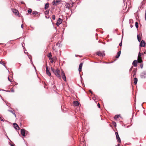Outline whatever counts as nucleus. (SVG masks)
Wrapping results in <instances>:
<instances>
[{
	"label": "nucleus",
	"mask_w": 146,
	"mask_h": 146,
	"mask_svg": "<svg viewBox=\"0 0 146 146\" xmlns=\"http://www.w3.org/2000/svg\"><path fill=\"white\" fill-rule=\"evenodd\" d=\"M62 77V79L64 81H66V77L65 75V74L64 72L62 70V73L61 74Z\"/></svg>",
	"instance_id": "obj_3"
},
{
	"label": "nucleus",
	"mask_w": 146,
	"mask_h": 146,
	"mask_svg": "<svg viewBox=\"0 0 146 146\" xmlns=\"http://www.w3.org/2000/svg\"><path fill=\"white\" fill-rule=\"evenodd\" d=\"M135 75H136V74H133V77H135Z\"/></svg>",
	"instance_id": "obj_42"
},
{
	"label": "nucleus",
	"mask_w": 146,
	"mask_h": 146,
	"mask_svg": "<svg viewBox=\"0 0 146 146\" xmlns=\"http://www.w3.org/2000/svg\"><path fill=\"white\" fill-rule=\"evenodd\" d=\"M8 80L10 81V82H11L12 81V80L11 79H10L9 78V77H8Z\"/></svg>",
	"instance_id": "obj_34"
},
{
	"label": "nucleus",
	"mask_w": 146,
	"mask_h": 146,
	"mask_svg": "<svg viewBox=\"0 0 146 146\" xmlns=\"http://www.w3.org/2000/svg\"><path fill=\"white\" fill-rule=\"evenodd\" d=\"M139 46L141 47H144L145 46V41L143 40H142Z\"/></svg>",
	"instance_id": "obj_5"
},
{
	"label": "nucleus",
	"mask_w": 146,
	"mask_h": 146,
	"mask_svg": "<svg viewBox=\"0 0 146 146\" xmlns=\"http://www.w3.org/2000/svg\"><path fill=\"white\" fill-rule=\"evenodd\" d=\"M135 26L136 28L138 29V23L137 22H136L135 23Z\"/></svg>",
	"instance_id": "obj_25"
},
{
	"label": "nucleus",
	"mask_w": 146,
	"mask_h": 146,
	"mask_svg": "<svg viewBox=\"0 0 146 146\" xmlns=\"http://www.w3.org/2000/svg\"><path fill=\"white\" fill-rule=\"evenodd\" d=\"M140 77L142 78H146V71H144L141 73L140 75Z\"/></svg>",
	"instance_id": "obj_4"
},
{
	"label": "nucleus",
	"mask_w": 146,
	"mask_h": 146,
	"mask_svg": "<svg viewBox=\"0 0 146 146\" xmlns=\"http://www.w3.org/2000/svg\"><path fill=\"white\" fill-rule=\"evenodd\" d=\"M66 8H68V9H69V7H68V6H67L66 7Z\"/></svg>",
	"instance_id": "obj_48"
},
{
	"label": "nucleus",
	"mask_w": 146,
	"mask_h": 146,
	"mask_svg": "<svg viewBox=\"0 0 146 146\" xmlns=\"http://www.w3.org/2000/svg\"><path fill=\"white\" fill-rule=\"evenodd\" d=\"M121 53V51H119V52H118L117 54V55L115 56V58H118L120 56Z\"/></svg>",
	"instance_id": "obj_18"
},
{
	"label": "nucleus",
	"mask_w": 146,
	"mask_h": 146,
	"mask_svg": "<svg viewBox=\"0 0 146 146\" xmlns=\"http://www.w3.org/2000/svg\"><path fill=\"white\" fill-rule=\"evenodd\" d=\"M11 146H14L13 145L11 144H10Z\"/></svg>",
	"instance_id": "obj_51"
},
{
	"label": "nucleus",
	"mask_w": 146,
	"mask_h": 146,
	"mask_svg": "<svg viewBox=\"0 0 146 146\" xmlns=\"http://www.w3.org/2000/svg\"><path fill=\"white\" fill-rule=\"evenodd\" d=\"M103 55H104V56H105V54L104 53L103 54Z\"/></svg>",
	"instance_id": "obj_53"
},
{
	"label": "nucleus",
	"mask_w": 146,
	"mask_h": 146,
	"mask_svg": "<svg viewBox=\"0 0 146 146\" xmlns=\"http://www.w3.org/2000/svg\"><path fill=\"white\" fill-rule=\"evenodd\" d=\"M7 104V106H8V105L7 104Z\"/></svg>",
	"instance_id": "obj_57"
},
{
	"label": "nucleus",
	"mask_w": 146,
	"mask_h": 146,
	"mask_svg": "<svg viewBox=\"0 0 146 146\" xmlns=\"http://www.w3.org/2000/svg\"><path fill=\"white\" fill-rule=\"evenodd\" d=\"M143 64H141L140 66L141 68H142L143 67Z\"/></svg>",
	"instance_id": "obj_38"
},
{
	"label": "nucleus",
	"mask_w": 146,
	"mask_h": 146,
	"mask_svg": "<svg viewBox=\"0 0 146 146\" xmlns=\"http://www.w3.org/2000/svg\"><path fill=\"white\" fill-rule=\"evenodd\" d=\"M52 19L53 20H54L55 19V16L54 15H52Z\"/></svg>",
	"instance_id": "obj_30"
},
{
	"label": "nucleus",
	"mask_w": 146,
	"mask_h": 146,
	"mask_svg": "<svg viewBox=\"0 0 146 146\" xmlns=\"http://www.w3.org/2000/svg\"><path fill=\"white\" fill-rule=\"evenodd\" d=\"M133 26V25H130L131 28H132Z\"/></svg>",
	"instance_id": "obj_44"
},
{
	"label": "nucleus",
	"mask_w": 146,
	"mask_h": 146,
	"mask_svg": "<svg viewBox=\"0 0 146 146\" xmlns=\"http://www.w3.org/2000/svg\"><path fill=\"white\" fill-rule=\"evenodd\" d=\"M1 118V117H0V118Z\"/></svg>",
	"instance_id": "obj_58"
},
{
	"label": "nucleus",
	"mask_w": 146,
	"mask_h": 146,
	"mask_svg": "<svg viewBox=\"0 0 146 146\" xmlns=\"http://www.w3.org/2000/svg\"><path fill=\"white\" fill-rule=\"evenodd\" d=\"M137 70V69L136 68L133 69V74H136Z\"/></svg>",
	"instance_id": "obj_21"
},
{
	"label": "nucleus",
	"mask_w": 146,
	"mask_h": 146,
	"mask_svg": "<svg viewBox=\"0 0 146 146\" xmlns=\"http://www.w3.org/2000/svg\"><path fill=\"white\" fill-rule=\"evenodd\" d=\"M116 146H119V144H118L117 145H116Z\"/></svg>",
	"instance_id": "obj_52"
},
{
	"label": "nucleus",
	"mask_w": 146,
	"mask_h": 146,
	"mask_svg": "<svg viewBox=\"0 0 146 146\" xmlns=\"http://www.w3.org/2000/svg\"><path fill=\"white\" fill-rule=\"evenodd\" d=\"M133 66H132V67H131L130 68V69H129V72L131 71L132 70V69H133Z\"/></svg>",
	"instance_id": "obj_32"
},
{
	"label": "nucleus",
	"mask_w": 146,
	"mask_h": 146,
	"mask_svg": "<svg viewBox=\"0 0 146 146\" xmlns=\"http://www.w3.org/2000/svg\"><path fill=\"white\" fill-rule=\"evenodd\" d=\"M59 2V0H56V3H58Z\"/></svg>",
	"instance_id": "obj_41"
},
{
	"label": "nucleus",
	"mask_w": 146,
	"mask_h": 146,
	"mask_svg": "<svg viewBox=\"0 0 146 146\" xmlns=\"http://www.w3.org/2000/svg\"><path fill=\"white\" fill-rule=\"evenodd\" d=\"M12 11L13 13H15V15H19V13L18 10H16L15 9H12Z\"/></svg>",
	"instance_id": "obj_8"
},
{
	"label": "nucleus",
	"mask_w": 146,
	"mask_h": 146,
	"mask_svg": "<svg viewBox=\"0 0 146 146\" xmlns=\"http://www.w3.org/2000/svg\"><path fill=\"white\" fill-rule=\"evenodd\" d=\"M113 124L114 126L116 127V123L115 122H113Z\"/></svg>",
	"instance_id": "obj_31"
},
{
	"label": "nucleus",
	"mask_w": 146,
	"mask_h": 146,
	"mask_svg": "<svg viewBox=\"0 0 146 146\" xmlns=\"http://www.w3.org/2000/svg\"><path fill=\"white\" fill-rule=\"evenodd\" d=\"M96 54L98 56H104V55H103V53L100 51L97 52H96Z\"/></svg>",
	"instance_id": "obj_14"
},
{
	"label": "nucleus",
	"mask_w": 146,
	"mask_h": 146,
	"mask_svg": "<svg viewBox=\"0 0 146 146\" xmlns=\"http://www.w3.org/2000/svg\"><path fill=\"white\" fill-rule=\"evenodd\" d=\"M126 6H127V3H126Z\"/></svg>",
	"instance_id": "obj_56"
},
{
	"label": "nucleus",
	"mask_w": 146,
	"mask_h": 146,
	"mask_svg": "<svg viewBox=\"0 0 146 146\" xmlns=\"http://www.w3.org/2000/svg\"><path fill=\"white\" fill-rule=\"evenodd\" d=\"M51 70L55 75L58 78L61 79V76L60 74V72L59 69L56 68L55 69L52 67L51 68Z\"/></svg>",
	"instance_id": "obj_1"
},
{
	"label": "nucleus",
	"mask_w": 146,
	"mask_h": 146,
	"mask_svg": "<svg viewBox=\"0 0 146 146\" xmlns=\"http://www.w3.org/2000/svg\"><path fill=\"white\" fill-rule=\"evenodd\" d=\"M46 74L48 76H50L51 75V74L49 71L50 68H48V67L47 66V65L46 63Z\"/></svg>",
	"instance_id": "obj_2"
},
{
	"label": "nucleus",
	"mask_w": 146,
	"mask_h": 146,
	"mask_svg": "<svg viewBox=\"0 0 146 146\" xmlns=\"http://www.w3.org/2000/svg\"><path fill=\"white\" fill-rule=\"evenodd\" d=\"M62 19L60 18H58L56 23V25L58 26L62 23Z\"/></svg>",
	"instance_id": "obj_7"
},
{
	"label": "nucleus",
	"mask_w": 146,
	"mask_h": 146,
	"mask_svg": "<svg viewBox=\"0 0 146 146\" xmlns=\"http://www.w3.org/2000/svg\"><path fill=\"white\" fill-rule=\"evenodd\" d=\"M137 79L136 78H134V83L135 84H136L137 82Z\"/></svg>",
	"instance_id": "obj_19"
},
{
	"label": "nucleus",
	"mask_w": 146,
	"mask_h": 146,
	"mask_svg": "<svg viewBox=\"0 0 146 146\" xmlns=\"http://www.w3.org/2000/svg\"><path fill=\"white\" fill-rule=\"evenodd\" d=\"M49 10H46L44 12V14L45 15L48 14L49 13Z\"/></svg>",
	"instance_id": "obj_24"
},
{
	"label": "nucleus",
	"mask_w": 146,
	"mask_h": 146,
	"mask_svg": "<svg viewBox=\"0 0 146 146\" xmlns=\"http://www.w3.org/2000/svg\"><path fill=\"white\" fill-rule=\"evenodd\" d=\"M49 59L50 60H53V58L51 57L49 58Z\"/></svg>",
	"instance_id": "obj_40"
},
{
	"label": "nucleus",
	"mask_w": 146,
	"mask_h": 146,
	"mask_svg": "<svg viewBox=\"0 0 146 146\" xmlns=\"http://www.w3.org/2000/svg\"><path fill=\"white\" fill-rule=\"evenodd\" d=\"M53 60H51L50 61V62L52 63H53Z\"/></svg>",
	"instance_id": "obj_46"
},
{
	"label": "nucleus",
	"mask_w": 146,
	"mask_h": 146,
	"mask_svg": "<svg viewBox=\"0 0 146 146\" xmlns=\"http://www.w3.org/2000/svg\"><path fill=\"white\" fill-rule=\"evenodd\" d=\"M48 57V58H50V57H51L52 56V55L51 54V53L50 52V53H49L48 54V56H47Z\"/></svg>",
	"instance_id": "obj_27"
},
{
	"label": "nucleus",
	"mask_w": 146,
	"mask_h": 146,
	"mask_svg": "<svg viewBox=\"0 0 146 146\" xmlns=\"http://www.w3.org/2000/svg\"><path fill=\"white\" fill-rule=\"evenodd\" d=\"M119 115H116L114 117V119H116L118 118L119 117Z\"/></svg>",
	"instance_id": "obj_26"
},
{
	"label": "nucleus",
	"mask_w": 146,
	"mask_h": 146,
	"mask_svg": "<svg viewBox=\"0 0 146 146\" xmlns=\"http://www.w3.org/2000/svg\"><path fill=\"white\" fill-rule=\"evenodd\" d=\"M21 28L22 29H23V24H22L21 25Z\"/></svg>",
	"instance_id": "obj_39"
},
{
	"label": "nucleus",
	"mask_w": 146,
	"mask_h": 146,
	"mask_svg": "<svg viewBox=\"0 0 146 146\" xmlns=\"http://www.w3.org/2000/svg\"><path fill=\"white\" fill-rule=\"evenodd\" d=\"M13 125V126L15 129H17V128L19 127L18 125L16 123H14Z\"/></svg>",
	"instance_id": "obj_16"
},
{
	"label": "nucleus",
	"mask_w": 146,
	"mask_h": 146,
	"mask_svg": "<svg viewBox=\"0 0 146 146\" xmlns=\"http://www.w3.org/2000/svg\"><path fill=\"white\" fill-rule=\"evenodd\" d=\"M121 45H122V41L119 44V46H121Z\"/></svg>",
	"instance_id": "obj_37"
},
{
	"label": "nucleus",
	"mask_w": 146,
	"mask_h": 146,
	"mask_svg": "<svg viewBox=\"0 0 146 146\" xmlns=\"http://www.w3.org/2000/svg\"><path fill=\"white\" fill-rule=\"evenodd\" d=\"M8 110V111L12 113L15 117H16V115L14 111L11 110Z\"/></svg>",
	"instance_id": "obj_20"
},
{
	"label": "nucleus",
	"mask_w": 146,
	"mask_h": 146,
	"mask_svg": "<svg viewBox=\"0 0 146 146\" xmlns=\"http://www.w3.org/2000/svg\"><path fill=\"white\" fill-rule=\"evenodd\" d=\"M21 132L22 135L25 137V130L24 129H21Z\"/></svg>",
	"instance_id": "obj_9"
},
{
	"label": "nucleus",
	"mask_w": 146,
	"mask_h": 146,
	"mask_svg": "<svg viewBox=\"0 0 146 146\" xmlns=\"http://www.w3.org/2000/svg\"><path fill=\"white\" fill-rule=\"evenodd\" d=\"M3 90V91H6L7 92H10V91H9V90H7V91H6V90Z\"/></svg>",
	"instance_id": "obj_47"
},
{
	"label": "nucleus",
	"mask_w": 146,
	"mask_h": 146,
	"mask_svg": "<svg viewBox=\"0 0 146 146\" xmlns=\"http://www.w3.org/2000/svg\"><path fill=\"white\" fill-rule=\"evenodd\" d=\"M21 3L22 4H25V3H24V2L23 1H22L21 2Z\"/></svg>",
	"instance_id": "obj_43"
},
{
	"label": "nucleus",
	"mask_w": 146,
	"mask_h": 146,
	"mask_svg": "<svg viewBox=\"0 0 146 146\" xmlns=\"http://www.w3.org/2000/svg\"><path fill=\"white\" fill-rule=\"evenodd\" d=\"M137 38L138 41L139 42H140L141 41V38L138 35H137Z\"/></svg>",
	"instance_id": "obj_23"
},
{
	"label": "nucleus",
	"mask_w": 146,
	"mask_h": 146,
	"mask_svg": "<svg viewBox=\"0 0 146 146\" xmlns=\"http://www.w3.org/2000/svg\"><path fill=\"white\" fill-rule=\"evenodd\" d=\"M140 57H141V54L140 53V52H139L138 54L137 58H139Z\"/></svg>",
	"instance_id": "obj_29"
},
{
	"label": "nucleus",
	"mask_w": 146,
	"mask_h": 146,
	"mask_svg": "<svg viewBox=\"0 0 146 146\" xmlns=\"http://www.w3.org/2000/svg\"><path fill=\"white\" fill-rule=\"evenodd\" d=\"M83 65L82 63H81L79 65L78 70L79 72L81 71L82 66Z\"/></svg>",
	"instance_id": "obj_11"
},
{
	"label": "nucleus",
	"mask_w": 146,
	"mask_h": 146,
	"mask_svg": "<svg viewBox=\"0 0 146 146\" xmlns=\"http://www.w3.org/2000/svg\"><path fill=\"white\" fill-rule=\"evenodd\" d=\"M0 64H2L6 68H7V67L5 66V64L3 63L1 61H0Z\"/></svg>",
	"instance_id": "obj_22"
},
{
	"label": "nucleus",
	"mask_w": 146,
	"mask_h": 146,
	"mask_svg": "<svg viewBox=\"0 0 146 146\" xmlns=\"http://www.w3.org/2000/svg\"><path fill=\"white\" fill-rule=\"evenodd\" d=\"M49 3H46L45 5L44 8V9L46 10V9H47L49 7Z\"/></svg>",
	"instance_id": "obj_15"
},
{
	"label": "nucleus",
	"mask_w": 146,
	"mask_h": 146,
	"mask_svg": "<svg viewBox=\"0 0 146 146\" xmlns=\"http://www.w3.org/2000/svg\"><path fill=\"white\" fill-rule=\"evenodd\" d=\"M32 12V10L31 9H29L28 10V12L29 13H31Z\"/></svg>",
	"instance_id": "obj_28"
},
{
	"label": "nucleus",
	"mask_w": 146,
	"mask_h": 146,
	"mask_svg": "<svg viewBox=\"0 0 146 146\" xmlns=\"http://www.w3.org/2000/svg\"><path fill=\"white\" fill-rule=\"evenodd\" d=\"M115 134L116 136V138L117 140V141L119 143H121V140L120 139V138L119 136L118 133L117 132H116L115 133Z\"/></svg>",
	"instance_id": "obj_6"
},
{
	"label": "nucleus",
	"mask_w": 146,
	"mask_h": 146,
	"mask_svg": "<svg viewBox=\"0 0 146 146\" xmlns=\"http://www.w3.org/2000/svg\"><path fill=\"white\" fill-rule=\"evenodd\" d=\"M123 3H124V5H125V1H124V0H123Z\"/></svg>",
	"instance_id": "obj_49"
},
{
	"label": "nucleus",
	"mask_w": 146,
	"mask_h": 146,
	"mask_svg": "<svg viewBox=\"0 0 146 146\" xmlns=\"http://www.w3.org/2000/svg\"><path fill=\"white\" fill-rule=\"evenodd\" d=\"M45 17H46V19H48V18H49V17H47V16H46H46H45Z\"/></svg>",
	"instance_id": "obj_50"
},
{
	"label": "nucleus",
	"mask_w": 146,
	"mask_h": 146,
	"mask_svg": "<svg viewBox=\"0 0 146 146\" xmlns=\"http://www.w3.org/2000/svg\"><path fill=\"white\" fill-rule=\"evenodd\" d=\"M89 91L92 94H93V92H92L91 90H89Z\"/></svg>",
	"instance_id": "obj_35"
},
{
	"label": "nucleus",
	"mask_w": 146,
	"mask_h": 146,
	"mask_svg": "<svg viewBox=\"0 0 146 146\" xmlns=\"http://www.w3.org/2000/svg\"><path fill=\"white\" fill-rule=\"evenodd\" d=\"M137 63H139L138 61L137 60H134L133 62V66L135 67H136L137 66Z\"/></svg>",
	"instance_id": "obj_10"
},
{
	"label": "nucleus",
	"mask_w": 146,
	"mask_h": 146,
	"mask_svg": "<svg viewBox=\"0 0 146 146\" xmlns=\"http://www.w3.org/2000/svg\"><path fill=\"white\" fill-rule=\"evenodd\" d=\"M97 106L99 108H100V105L99 103L98 104Z\"/></svg>",
	"instance_id": "obj_33"
},
{
	"label": "nucleus",
	"mask_w": 146,
	"mask_h": 146,
	"mask_svg": "<svg viewBox=\"0 0 146 146\" xmlns=\"http://www.w3.org/2000/svg\"><path fill=\"white\" fill-rule=\"evenodd\" d=\"M18 64H19V66H21V64L20 63H18Z\"/></svg>",
	"instance_id": "obj_45"
},
{
	"label": "nucleus",
	"mask_w": 146,
	"mask_h": 146,
	"mask_svg": "<svg viewBox=\"0 0 146 146\" xmlns=\"http://www.w3.org/2000/svg\"><path fill=\"white\" fill-rule=\"evenodd\" d=\"M38 13L36 11H34L32 13L33 14V15H36L37 14H38L36 16H37L38 17L40 16V14H38Z\"/></svg>",
	"instance_id": "obj_13"
},
{
	"label": "nucleus",
	"mask_w": 146,
	"mask_h": 146,
	"mask_svg": "<svg viewBox=\"0 0 146 146\" xmlns=\"http://www.w3.org/2000/svg\"><path fill=\"white\" fill-rule=\"evenodd\" d=\"M138 60L137 61H138L139 63H141L142 62V58L141 57H139V58H137Z\"/></svg>",
	"instance_id": "obj_17"
},
{
	"label": "nucleus",
	"mask_w": 146,
	"mask_h": 146,
	"mask_svg": "<svg viewBox=\"0 0 146 146\" xmlns=\"http://www.w3.org/2000/svg\"><path fill=\"white\" fill-rule=\"evenodd\" d=\"M73 104L74 105L76 106H77L79 105V102L77 101H74L73 102Z\"/></svg>",
	"instance_id": "obj_12"
},
{
	"label": "nucleus",
	"mask_w": 146,
	"mask_h": 146,
	"mask_svg": "<svg viewBox=\"0 0 146 146\" xmlns=\"http://www.w3.org/2000/svg\"><path fill=\"white\" fill-rule=\"evenodd\" d=\"M55 3V1L54 2V1L53 2V5H54V3Z\"/></svg>",
	"instance_id": "obj_54"
},
{
	"label": "nucleus",
	"mask_w": 146,
	"mask_h": 146,
	"mask_svg": "<svg viewBox=\"0 0 146 146\" xmlns=\"http://www.w3.org/2000/svg\"><path fill=\"white\" fill-rule=\"evenodd\" d=\"M11 92H14V90L13 89H11Z\"/></svg>",
	"instance_id": "obj_36"
},
{
	"label": "nucleus",
	"mask_w": 146,
	"mask_h": 146,
	"mask_svg": "<svg viewBox=\"0 0 146 146\" xmlns=\"http://www.w3.org/2000/svg\"><path fill=\"white\" fill-rule=\"evenodd\" d=\"M7 137L8 138V139H9V138L7 136Z\"/></svg>",
	"instance_id": "obj_55"
}]
</instances>
